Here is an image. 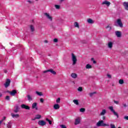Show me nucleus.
Returning <instances> with one entry per match:
<instances>
[{"instance_id": "nucleus-1", "label": "nucleus", "mask_w": 128, "mask_h": 128, "mask_svg": "<svg viewBox=\"0 0 128 128\" xmlns=\"http://www.w3.org/2000/svg\"><path fill=\"white\" fill-rule=\"evenodd\" d=\"M71 58L72 62V66H74L76 64V62H78V58H76V56L74 55V53H72L71 54Z\"/></svg>"}, {"instance_id": "nucleus-2", "label": "nucleus", "mask_w": 128, "mask_h": 128, "mask_svg": "<svg viewBox=\"0 0 128 128\" xmlns=\"http://www.w3.org/2000/svg\"><path fill=\"white\" fill-rule=\"evenodd\" d=\"M114 26H119V28H124V24H122V22L120 19H118L116 22H115Z\"/></svg>"}, {"instance_id": "nucleus-3", "label": "nucleus", "mask_w": 128, "mask_h": 128, "mask_svg": "<svg viewBox=\"0 0 128 128\" xmlns=\"http://www.w3.org/2000/svg\"><path fill=\"white\" fill-rule=\"evenodd\" d=\"M44 16L46 18V20H50V22H52V16L48 12H44Z\"/></svg>"}, {"instance_id": "nucleus-4", "label": "nucleus", "mask_w": 128, "mask_h": 128, "mask_svg": "<svg viewBox=\"0 0 128 128\" xmlns=\"http://www.w3.org/2000/svg\"><path fill=\"white\" fill-rule=\"evenodd\" d=\"M96 126H108V124L104 123V120H99L96 124Z\"/></svg>"}, {"instance_id": "nucleus-5", "label": "nucleus", "mask_w": 128, "mask_h": 128, "mask_svg": "<svg viewBox=\"0 0 128 128\" xmlns=\"http://www.w3.org/2000/svg\"><path fill=\"white\" fill-rule=\"evenodd\" d=\"M109 110H110V112L114 114V116H116L117 118H118V114L116 111L114 110V107L112 106H110L109 107Z\"/></svg>"}, {"instance_id": "nucleus-6", "label": "nucleus", "mask_w": 128, "mask_h": 128, "mask_svg": "<svg viewBox=\"0 0 128 128\" xmlns=\"http://www.w3.org/2000/svg\"><path fill=\"white\" fill-rule=\"evenodd\" d=\"M102 6H110V2L108 0H104L102 3Z\"/></svg>"}, {"instance_id": "nucleus-7", "label": "nucleus", "mask_w": 128, "mask_h": 128, "mask_svg": "<svg viewBox=\"0 0 128 128\" xmlns=\"http://www.w3.org/2000/svg\"><path fill=\"white\" fill-rule=\"evenodd\" d=\"M10 79H7L5 84H4V87L6 88H8V86H10Z\"/></svg>"}, {"instance_id": "nucleus-8", "label": "nucleus", "mask_w": 128, "mask_h": 128, "mask_svg": "<svg viewBox=\"0 0 128 128\" xmlns=\"http://www.w3.org/2000/svg\"><path fill=\"white\" fill-rule=\"evenodd\" d=\"M32 110H38V103L34 102L32 104Z\"/></svg>"}, {"instance_id": "nucleus-9", "label": "nucleus", "mask_w": 128, "mask_h": 128, "mask_svg": "<svg viewBox=\"0 0 128 128\" xmlns=\"http://www.w3.org/2000/svg\"><path fill=\"white\" fill-rule=\"evenodd\" d=\"M86 22L88 24H94V20L90 18L87 19Z\"/></svg>"}, {"instance_id": "nucleus-10", "label": "nucleus", "mask_w": 128, "mask_h": 128, "mask_svg": "<svg viewBox=\"0 0 128 128\" xmlns=\"http://www.w3.org/2000/svg\"><path fill=\"white\" fill-rule=\"evenodd\" d=\"M38 124H39V126H46V122L42 120H40L38 121Z\"/></svg>"}, {"instance_id": "nucleus-11", "label": "nucleus", "mask_w": 128, "mask_h": 128, "mask_svg": "<svg viewBox=\"0 0 128 128\" xmlns=\"http://www.w3.org/2000/svg\"><path fill=\"white\" fill-rule=\"evenodd\" d=\"M115 34L117 36V38H120L122 36V32L116 31L115 32Z\"/></svg>"}, {"instance_id": "nucleus-12", "label": "nucleus", "mask_w": 128, "mask_h": 128, "mask_svg": "<svg viewBox=\"0 0 128 128\" xmlns=\"http://www.w3.org/2000/svg\"><path fill=\"white\" fill-rule=\"evenodd\" d=\"M81 120L82 118H76L75 120L74 124H79L80 123Z\"/></svg>"}, {"instance_id": "nucleus-13", "label": "nucleus", "mask_w": 128, "mask_h": 128, "mask_svg": "<svg viewBox=\"0 0 128 128\" xmlns=\"http://www.w3.org/2000/svg\"><path fill=\"white\" fill-rule=\"evenodd\" d=\"M11 116L13 118H20V114H14V113H12Z\"/></svg>"}, {"instance_id": "nucleus-14", "label": "nucleus", "mask_w": 128, "mask_h": 128, "mask_svg": "<svg viewBox=\"0 0 128 128\" xmlns=\"http://www.w3.org/2000/svg\"><path fill=\"white\" fill-rule=\"evenodd\" d=\"M8 92L10 94V96H16V90H12V92L8 91Z\"/></svg>"}, {"instance_id": "nucleus-15", "label": "nucleus", "mask_w": 128, "mask_h": 128, "mask_svg": "<svg viewBox=\"0 0 128 128\" xmlns=\"http://www.w3.org/2000/svg\"><path fill=\"white\" fill-rule=\"evenodd\" d=\"M26 98L28 102H32L34 100V98H32V96H30V94L27 95Z\"/></svg>"}, {"instance_id": "nucleus-16", "label": "nucleus", "mask_w": 128, "mask_h": 128, "mask_svg": "<svg viewBox=\"0 0 128 128\" xmlns=\"http://www.w3.org/2000/svg\"><path fill=\"white\" fill-rule=\"evenodd\" d=\"M22 108H24L25 110H30V106L24 104H22L21 105Z\"/></svg>"}, {"instance_id": "nucleus-17", "label": "nucleus", "mask_w": 128, "mask_h": 128, "mask_svg": "<svg viewBox=\"0 0 128 128\" xmlns=\"http://www.w3.org/2000/svg\"><path fill=\"white\" fill-rule=\"evenodd\" d=\"M112 46H114V43L112 42H110L108 44V46L109 48L112 49Z\"/></svg>"}, {"instance_id": "nucleus-18", "label": "nucleus", "mask_w": 128, "mask_h": 128, "mask_svg": "<svg viewBox=\"0 0 128 128\" xmlns=\"http://www.w3.org/2000/svg\"><path fill=\"white\" fill-rule=\"evenodd\" d=\"M74 28H80V24L78 22H75L74 24Z\"/></svg>"}, {"instance_id": "nucleus-19", "label": "nucleus", "mask_w": 128, "mask_h": 128, "mask_svg": "<svg viewBox=\"0 0 128 128\" xmlns=\"http://www.w3.org/2000/svg\"><path fill=\"white\" fill-rule=\"evenodd\" d=\"M70 76L72 78H78V74L76 73H72Z\"/></svg>"}, {"instance_id": "nucleus-20", "label": "nucleus", "mask_w": 128, "mask_h": 128, "mask_svg": "<svg viewBox=\"0 0 128 128\" xmlns=\"http://www.w3.org/2000/svg\"><path fill=\"white\" fill-rule=\"evenodd\" d=\"M123 5L124 7L125 10H128V2H124L123 3Z\"/></svg>"}, {"instance_id": "nucleus-21", "label": "nucleus", "mask_w": 128, "mask_h": 128, "mask_svg": "<svg viewBox=\"0 0 128 128\" xmlns=\"http://www.w3.org/2000/svg\"><path fill=\"white\" fill-rule=\"evenodd\" d=\"M106 114V109L102 110L100 113V116H104Z\"/></svg>"}, {"instance_id": "nucleus-22", "label": "nucleus", "mask_w": 128, "mask_h": 128, "mask_svg": "<svg viewBox=\"0 0 128 128\" xmlns=\"http://www.w3.org/2000/svg\"><path fill=\"white\" fill-rule=\"evenodd\" d=\"M86 70H90V68H92V66L90 65V64H87L86 66Z\"/></svg>"}, {"instance_id": "nucleus-23", "label": "nucleus", "mask_w": 128, "mask_h": 128, "mask_svg": "<svg viewBox=\"0 0 128 128\" xmlns=\"http://www.w3.org/2000/svg\"><path fill=\"white\" fill-rule=\"evenodd\" d=\"M54 110H58L60 109V105L58 104H55L54 106Z\"/></svg>"}, {"instance_id": "nucleus-24", "label": "nucleus", "mask_w": 128, "mask_h": 128, "mask_svg": "<svg viewBox=\"0 0 128 128\" xmlns=\"http://www.w3.org/2000/svg\"><path fill=\"white\" fill-rule=\"evenodd\" d=\"M36 94L38 96H43L42 92H38V91H36Z\"/></svg>"}, {"instance_id": "nucleus-25", "label": "nucleus", "mask_w": 128, "mask_h": 128, "mask_svg": "<svg viewBox=\"0 0 128 128\" xmlns=\"http://www.w3.org/2000/svg\"><path fill=\"white\" fill-rule=\"evenodd\" d=\"M42 118V116L40 114H37L34 120H40Z\"/></svg>"}, {"instance_id": "nucleus-26", "label": "nucleus", "mask_w": 128, "mask_h": 128, "mask_svg": "<svg viewBox=\"0 0 128 128\" xmlns=\"http://www.w3.org/2000/svg\"><path fill=\"white\" fill-rule=\"evenodd\" d=\"M48 72H51V74H56V72L54 70L52 69L48 70Z\"/></svg>"}, {"instance_id": "nucleus-27", "label": "nucleus", "mask_w": 128, "mask_h": 128, "mask_svg": "<svg viewBox=\"0 0 128 128\" xmlns=\"http://www.w3.org/2000/svg\"><path fill=\"white\" fill-rule=\"evenodd\" d=\"M30 29L31 32H34V26L33 25L30 26Z\"/></svg>"}, {"instance_id": "nucleus-28", "label": "nucleus", "mask_w": 128, "mask_h": 128, "mask_svg": "<svg viewBox=\"0 0 128 128\" xmlns=\"http://www.w3.org/2000/svg\"><path fill=\"white\" fill-rule=\"evenodd\" d=\"M12 122H8V124H7V128H12Z\"/></svg>"}, {"instance_id": "nucleus-29", "label": "nucleus", "mask_w": 128, "mask_h": 128, "mask_svg": "<svg viewBox=\"0 0 128 128\" xmlns=\"http://www.w3.org/2000/svg\"><path fill=\"white\" fill-rule=\"evenodd\" d=\"M54 7L56 10H60V5L56 4L54 6Z\"/></svg>"}, {"instance_id": "nucleus-30", "label": "nucleus", "mask_w": 128, "mask_h": 128, "mask_svg": "<svg viewBox=\"0 0 128 128\" xmlns=\"http://www.w3.org/2000/svg\"><path fill=\"white\" fill-rule=\"evenodd\" d=\"M73 102H74V104H78V100H73Z\"/></svg>"}, {"instance_id": "nucleus-31", "label": "nucleus", "mask_w": 128, "mask_h": 128, "mask_svg": "<svg viewBox=\"0 0 128 128\" xmlns=\"http://www.w3.org/2000/svg\"><path fill=\"white\" fill-rule=\"evenodd\" d=\"M80 112H86V109H84V108H80Z\"/></svg>"}, {"instance_id": "nucleus-32", "label": "nucleus", "mask_w": 128, "mask_h": 128, "mask_svg": "<svg viewBox=\"0 0 128 128\" xmlns=\"http://www.w3.org/2000/svg\"><path fill=\"white\" fill-rule=\"evenodd\" d=\"M106 28H108L109 30H112V26H110V25H108L106 26Z\"/></svg>"}, {"instance_id": "nucleus-33", "label": "nucleus", "mask_w": 128, "mask_h": 128, "mask_svg": "<svg viewBox=\"0 0 128 128\" xmlns=\"http://www.w3.org/2000/svg\"><path fill=\"white\" fill-rule=\"evenodd\" d=\"M119 84H124V80H122V79L120 80H119Z\"/></svg>"}, {"instance_id": "nucleus-34", "label": "nucleus", "mask_w": 128, "mask_h": 128, "mask_svg": "<svg viewBox=\"0 0 128 128\" xmlns=\"http://www.w3.org/2000/svg\"><path fill=\"white\" fill-rule=\"evenodd\" d=\"M96 94V92H94L90 93L89 94V95H90V96H94V94Z\"/></svg>"}, {"instance_id": "nucleus-35", "label": "nucleus", "mask_w": 128, "mask_h": 128, "mask_svg": "<svg viewBox=\"0 0 128 128\" xmlns=\"http://www.w3.org/2000/svg\"><path fill=\"white\" fill-rule=\"evenodd\" d=\"M78 92H82V88L80 86L78 88Z\"/></svg>"}, {"instance_id": "nucleus-36", "label": "nucleus", "mask_w": 128, "mask_h": 128, "mask_svg": "<svg viewBox=\"0 0 128 128\" xmlns=\"http://www.w3.org/2000/svg\"><path fill=\"white\" fill-rule=\"evenodd\" d=\"M46 120L49 122V124H52V122L50 120H49L48 118H46Z\"/></svg>"}, {"instance_id": "nucleus-37", "label": "nucleus", "mask_w": 128, "mask_h": 128, "mask_svg": "<svg viewBox=\"0 0 128 128\" xmlns=\"http://www.w3.org/2000/svg\"><path fill=\"white\" fill-rule=\"evenodd\" d=\"M92 62H93V64H96V62L94 60V58H91Z\"/></svg>"}, {"instance_id": "nucleus-38", "label": "nucleus", "mask_w": 128, "mask_h": 128, "mask_svg": "<svg viewBox=\"0 0 128 128\" xmlns=\"http://www.w3.org/2000/svg\"><path fill=\"white\" fill-rule=\"evenodd\" d=\"M106 76H107V78H112V75H110V74H107Z\"/></svg>"}, {"instance_id": "nucleus-39", "label": "nucleus", "mask_w": 128, "mask_h": 128, "mask_svg": "<svg viewBox=\"0 0 128 128\" xmlns=\"http://www.w3.org/2000/svg\"><path fill=\"white\" fill-rule=\"evenodd\" d=\"M60 102V98H58L56 100V102H57V104H59V102Z\"/></svg>"}, {"instance_id": "nucleus-40", "label": "nucleus", "mask_w": 128, "mask_h": 128, "mask_svg": "<svg viewBox=\"0 0 128 128\" xmlns=\"http://www.w3.org/2000/svg\"><path fill=\"white\" fill-rule=\"evenodd\" d=\"M53 42H58V38H54Z\"/></svg>"}, {"instance_id": "nucleus-41", "label": "nucleus", "mask_w": 128, "mask_h": 128, "mask_svg": "<svg viewBox=\"0 0 128 128\" xmlns=\"http://www.w3.org/2000/svg\"><path fill=\"white\" fill-rule=\"evenodd\" d=\"M110 126L111 128H116V126H114V124H111Z\"/></svg>"}, {"instance_id": "nucleus-42", "label": "nucleus", "mask_w": 128, "mask_h": 128, "mask_svg": "<svg viewBox=\"0 0 128 128\" xmlns=\"http://www.w3.org/2000/svg\"><path fill=\"white\" fill-rule=\"evenodd\" d=\"M6 99L7 100H10V96H6Z\"/></svg>"}, {"instance_id": "nucleus-43", "label": "nucleus", "mask_w": 128, "mask_h": 128, "mask_svg": "<svg viewBox=\"0 0 128 128\" xmlns=\"http://www.w3.org/2000/svg\"><path fill=\"white\" fill-rule=\"evenodd\" d=\"M114 104H118L120 102L116 101V100H114Z\"/></svg>"}, {"instance_id": "nucleus-44", "label": "nucleus", "mask_w": 128, "mask_h": 128, "mask_svg": "<svg viewBox=\"0 0 128 128\" xmlns=\"http://www.w3.org/2000/svg\"><path fill=\"white\" fill-rule=\"evenodd\" d=\"M124 119L126 120H128V116H124Z\"/></svg>"}, {"instance_id": "nucleus-45", "label": "nucleus", "mask_w": 128, "mask_h": 128, "mask_svg": "<svg viewBox=\"0 0 128 128\" xmlns=\"http://www.w3.org/2000/svg\"><path fill=\"white\" fill-rule=\"evenodd\" d=\"M123 106H124V108H126V106H128V104H124Z\"/></svg>"}, {"instance_id": "nucleus-46", "label": "nucleus", "mask_w": 128, "mask_h": 128, "mask_svg": "<svg viewBox=\"0 0 128 128\" xmlns=\"http://www.w3.org/2000/svg\"><path fill=\"white\" fill-rule=\"evenodd\" d=\"M60 127L62 128H66V127L64 125H61Z\"/></svg>"}, {"instance_id": "nucleus-47", "label": "nucleus", "mask_w": 128, "mask_h": 128, "mask_svg": "<svg viewBox=\"0 0 128 128\" xmlns=\"http://www.w3.org/2000/svg\"><path fill=\"white\" fill-rule=\"evenodd\" d=\"M40 102H44V98H40Z\"/></svg>"}, {"instance_id": "nucleus-48", "label": "nucleus", "mask_w": 128, "mask_h": 128, "mask_svg": "<svg viewBox=\"0 0 128 128\" xmlns=\"http://www.w3.org/2000/svg\"><path fill=\"white\" fill-rule=\"evenodd\" d=\"M4 72L5 74H6V72H8V70L6 69L4 70Z\"/></svg>"}, {"instance_id": "nucleus-49", "label": "nucleus", "mask_w": 128, "mask_h": 128, "mask_svg": "<svg viewBox=\"0 0 128 128\" xmlns=\"http://www.w3.org/2000/svg\"><path fill=\"white\" fill-rule=\"evenodd\" d=\"M6 116H4L1 120H2V122H4V120H6Z\"/></svg>"}, {"instance_id": "nucleus-50", "label": "nucleus", "mask_w": 128, "mask_h": 128, "mask_svg": "<svg viewBox=\"0 0 128 128\" xmlns=\"http://www.w3.org/2000/svg\"><path fill=\"white\" fill-rule=\"evenodd\" d=\"M50 72V71H48V70H47L44 71V74H46V72Z\"/></svg>"}, {"instance_id": "nucleus-51", "label": "nucleus", "mask_w": 128, "mask_h": 128, "mask_svg": "<svg viewBox=\"0 0 128 128\" xmlns=\"http://www.w3.org/2000/svg\"><path fill=\"white\" fill-rule=\"evenodd\" d=\"M14 112H18V109H16V110H14Z\"/></svg>"}, {"instance_id": "nucleus-52", "label": "nucleus", "mask_w": 128, "mask_h": 128, "mask_svg": "<svg viewBox=\"0 0 128 128\" xmlns=\"http://www.w3.org/2000/svg\"><path fill=\"white\" fill-rule=\"evenodd\" d=\"M44 42H45V44H48V41L47 40H45L44 41Z\"/></svg>"}, {"instance_id": "nucleus-53", "label": "nucleus", "mask_w": 128, "mask_h": 128, "mask_svg": "<svg viewBox=\"0 0 128 128\" xmlns=\"http://www.w3.org/2000/svg\"><path fill=\"white\" fill-rule=\"evenodd\" d=\"M102 120H106V116H102Z\"/></svg>"}, {"instance_id": "nucleus-54", "label": "nucleus", "mask_w": 128, "mask_h": 128, "mask_svg": "<svg viewBox=\"0 0 128 128\" xmlns=\"http://www.w3.org/2000/svg\"><path fill=\"white\" fill-rule=\"evenodd\" d=\"M3 121L2 120H0V126L2 125V124Z\"/></svg>"}, {"instance_id": "nucleus-55", "label": "nucleus", "mask_w": 128, "mask_h": 128, "mask_svg": "<svg viewBox=\"0 0 128 128\" xmlns=\"http://www.w3.org/2000/svg\"><path fill=\"white\" fill-rule=\"evenodd\" d=\"M28 2H30V4H32V1H30V0H28L27 1Z\"/></svg>"}, {"instance_id": "nucleus-56", "label": "nucleus", "mask_w": 128, "mask_h": 128, "mask_svg": "<svg viewBox=\"0 0 128 128\" xmlns=\"http://www.w3.org/2000/svg\"><path fill=\"white\" fill-rule=\"evenodd\" d=\"M60 2H64V0H59Z\"/></svg>"}, {"instance_id": "nucleus-57", "label": "nucleus", "mask_w": 128, "mask_h": 128, "mask_svg": "<svg viewBox=\"0 0 128 128\" xmlns=\"http://www.w3.org/2000/svg\"><path fill=\"white\" fill-rule=\"evenodd\" d=\"M2 96V94H0V98Z\"/></svg>"}]
</instances>
